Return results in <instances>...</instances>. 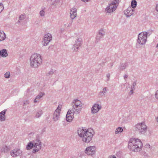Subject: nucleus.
Here are the masks:
<instances>
[{"instance_id": "f257e3e1", "label": "nucleus", "mask_w": 158, "mask_h": 158, "mask_svg": "<svg viewBox=\"0 0 158 158\" xmlns=\"http://www.w3.org/2000/svg\"><path fill=\"white\" fill-rule=\"evenodd\" d=\"M77 133L80 137L82 138L84 142L89 143L91 140L94 132L92 129L86 130L80 128L77 130Z\"/></svg>"}, {"instance_id": "f03ea898", "label": "nucleus", "mask_w": 158, "mask_h": 158, "mask_svg": "<svg viewBox=\"0 0 158 158\" xmlns=\"http://www.w3.org/2000/svg\"><path fill=\"white\" fill-rule=\"evenodd\" d=\"M143 146V143L138 139L131 138L129 142L128 148L131 151L138 152L140 151Z\"/></svg>"}, {"instance_id": "7ed1b4c3", "label": "nucleus", "mask_w": 158, "mask_h": 158, "mask_svg": "<svg viewBox=\"0 0 158 158\" xmlns=\"http://www.w3.org/2000/svg\"><path fill=\"white\" fill-rule=\"evenodd\" d=\"M30 66L33 68H36L42 63V58L41 56L37 53L33 54L30 60Z\"/></svg>"}, {"instance_id": "20e7f679", "label": "nucleus", "mask_w": 158, "mask_h": 158, "mask_svg": "<svg viewBox=\"0 0 158 158\" xmlns=\"http://www.w3.org/2000/svg\"><path fill=\"white\" fill-rule=\"evenodd\" d=\"M72 108L71 110L75 114H78L80 112L82 108L81 102L80 100L76 99L73 100L72 103Z\"/></svg>"}, {"instance_id": "39448f33", "label": "nucleus", "mask_w": 158, "mask_h": 158, "mask_svg": "<svg viewBox=\"0 0 158 158\" xmlns=\"http://www.w3.org/2000/svg\"><path fill=\"white\" fill-rule=\"evenodd\" d=\"M148 33L146 32H142L139 35L137 39L136 46H139V45H143L145 44L147 41Z\"/></svg>"}, {"instance_id": "423d86ee", "label": "nucleus", "mask_w": 158, "mask_h": 158, "mask_svg": "<svg viewBox=\"0 0 158 158\" xmlns=\"http://www.w3.org/2000/svg\"><path fill=\"white\" fill-rule=\"evenodd\" d=\"M136 131H138L141 134H145L147 131V126L144 122L139 123L134 127Z\"/></svg>"}, {"instance_id": "0eeeda50", "label": "nucleus", "mask_w": 158, "mask_h": 158, "mask_svg": "<svg viewBox=\"0 0 158 158\" xmlns=\"http://www.w3.org/2000/svg\"><path fill=\"white\" fill-rule=\"evenodd\" d=\"M119 0H114L106 8V12L111 13L114 11L117 7V5L119 3Z\"/></svg>"}, {"instance_id": "6e6552de", "label": "nucleus", "mask_w": 158, "mask_h": 158, "mask_svg": "<svg viewBox=\"0 0 158 158\" xmlns=\"http://www.w3.org/2000/svg\"><path fill=\"white\" fill-rule=\"evenodd\" d=\"M34 145L35 148L33 149L32 152L33 153H35L39 151L41 148L42 144L41 141L38 139H36L34 143Z\"/></svg>"}, {"instance_id": "1a4fd4ad", "label": "nucleus", "mask_w": 158, "mask_h": 158, "mask_svg": "<svg viewBox=\"0 0 158 158\" xmlns=\"http://www.w3.org/2000/svg\"><path fill=\"white\" fill-rule=\"evenodd\" d=\"M43 39V40L42 42L43 45L44 46H47L49 43L52 40V35L49 33L45 34Z\"/></svg>"}, {"instance_id": "9d476101", "label": "nucleus", "mask_w": 158, "mask_h": 158, "mask_svg": "<svg viewBox=\"0 0 158 158\" xmlns=\"http://www.w3.org/2000/svg\"><path fill=\"white\" fill-rule=\"evenodd\" d=\"M96 147L95 146H89L87 147L85 150V153L88 155L92 156L95 153Z\"/></svg>"}, {"instance_id": "9b49d317", "label": "nucleus", "mask_w": 158, "mask_h": 158, "mask_svg": "<svg viewBox=\"0 0 158 158\" xmlns=\"http://www.w3.org/2000/svg\"><path fill=\"white\" fill-rule=\"evenodd\" d=\"M22 152L19 148L15 149L10 152V155L13 157L21 156L22 155Z\"/></svg>"}, {"instance_id": "f8f14e48", "label": "nucleus", "mask_w": 158, "mask_h": 158, "mask_svg": "<svg viewBox=\"0 0 158 158\" xmlns=\"http://www.w3.org/2000/svg\"><path fill=\"white\" fill-rule=\"evenodd\" d=\"M82 40L81 38H78L76 40L75 44L73 46V48L75 51H78L79 47L82 44Z\"/></svg>"}, {"instance_id": "ddd939ff", "label": "nucleus", "mask_w": 158, "mask_h": 158, "mask_svg": "<svg viewBox=\"0 0 158 158\" xmlns=\"http://www.w3.org/2000/svg\"><path fill=\"white\" fill-rule=\"evenodd\" d=\"M75 114V113L72 110H69L66 115V121L69 122H71L73 118V116Z\"/></svg>"}, {"instance_id": "4468645a", "label": "nucleus", "mask_w": 158, "mask_h": 158, "mask_svg": "<svg viewBox=\"0 0 158 158\" xmlns=\"http://www.w3.org/2000/svg\"><path fill=\"white\" fill-rule=\"evenodd\" d=\"M102 106L98 104L95 103L92 106L91 111L92 114H94L98 112L101 108Z\"/></svg>"}, {"instance_id": "2eb2a0df", "label": "nucleus", "mask_w": 158, "mask_h": 158, "mask_svg": "<svg viewBox=\"0 0 158 158\" xmlns=\"http://www.w3.org/2000/svg\"><path fill=\"white\" fill-rule=\"evenodd\" d=\"M105 34V32L103 30H100L96 37L95 42L97 43L99 41L100 39L103 37Z\"/></svg>"}, {"instance_id": "dca6fc26", "label": "nucleus", "mask_w": 158, "mask_h": 158, "mask_svg": "<svg viewBox=\"0 0 158 158\" xmlns=\"http://www.w3.org/2000/svg\"><path fill=\"white\" fill-rule=\"evenodd\" d=\"M134 11V9L130 6L124 10V14L127 17H129L133 15Z\"/></svg>"}, {"instance_id": "f3484780", "label": "nucleus", "mask_w": 158, "mask_h": 158, "mask_svg": "<svg viewBox=\"0 0 158 158\" xmlns=\"http://www.w3.org/2000/svg\"><path fill=\"white\" fill-rule=\"evenodd\" d=\"M77 9L73 7L72 8L70 11V17L72 19H74L77 16Z\"/></svg>"}, {"instance_id": "a211bd4d", "label": "nucleus", "mask_w": 158, "mask_h": 158, "mask_svg": "<svg viewBox=\"0 0 158 158\" xmlns=\"http://www.w3.org/2000/svg\"><path fill=\"white\" fill-rule=\"evenodd\" d=\"M7 110L5 109L0 112V121H3L6 120L5 114H6Z\"/></svg>"}, {"instance_id": "6ab92c4d", "label": "nucleus", "mask_w": 158, "mask_h": 158, "mask_svg": "<svg viewBox=\"0 0 158 158\" xmlns=\"http://www.w3.org/2000/svg\"><path fill=\"white\" fill-rule=\"evenodd\" d=\"M8 56L7 52V50L6 49H3L0 50V58L1 56L3 57H7Z\"/></svg>"}, {"instance_id": "aec40b11", "label": "nucleus", "mask_w": 158, "mask_h": 158, "mask_svg": "<svg viewBox=\"0 0 158 158\" xmlns=\"http://www.w3.org/2000/svg\"><path fill=\"white\" fill-rule=\"evenodd\" d=\"M60 112L59 111H55L54 113L53 116V119L55 121H57L60 118Z\"/></svg>"}, {"instance_id": "412c9836", "label": "nucleus", "mask_w": 158, "mask_h": 158, "mask_svg": "<svg viewBox=\"0 0 158 158\" xmlns=\"http://www.w3.org/2000/svg\"><path fill=\"white\" fill-rule=\"evenodd\" d=\"M102 90L103 91L99 92L98 95L99 97L102 98L105 95V94L106 93L108 90V88L107 87H104L102 89Z\"/></svg>"}, {"instance_id": "4be33fe9", "label": "nucleus", "mask_w": 158, "mask_h": 158, "mask_svg": "<svg viewBox=\"0 0 158 158\" xmlns=\"http://www.w3.org/2000/svg\"><path fill=\"white\" fill-rule=\"evenodd\" d=\"M44 94H45L44 93L40 92L38 95L36 96L35 99L34 100V102L35 103L39 102V101L38 100L42 98Z\"/></svg>"}, {"instance_id": "5701e85b", "label": "nucleus", "mask_w": 158, "mask_h": 158, "mask_svg": "<svg viewBox=\"0 0 158 158\" xmlns=\"http://www.w3.org/2000/svg\"><path fill=\"white\" fill-rule=\"evenodd\" d=\"M127 66V63L125 62L124 63L121 64L118 67V69L120 71H122L126 69Z\"/></svg>"}, {"instance_id": "b1692460", "label": "nucleus", "mask_w": 158, "mask_h": 158, "mask_svg": "<svg viewBox=\"0 0 158 158\" xmlns=\"http://www.w3.org/2000/svg\"><path fill=\"white\" fill-rule=\"evenodd\" d=\"M10 149V147L9 146H7L4 145L2 146L1 149V152L4 153L8 152Z\"/></svg>"}, {"instance_id": "393cba45", "label": "nucleus", "mask_w": 158, "mask_h": 158, "mask_svg": "<svg viewBox=\"0 0 158 158\" xmlns=\"http://www.w3.org/2000/svg\"><path fill=\"white\" fill-rule=\"evenodd\" d=\"M6 38V35L4 32L2 30H0V42L3 41Z\"/></svg>"}, {"instance_id": "a878e982", "label": "nucleus", "mask_w": 158, "mask_h": 158, "mask_svg": "<svg viewBox=\"0 0 158 158\" xmlns=\"http://www.w3.org/2000/svg\"><path fill=\"white\" fill-rule=\"evenodd\" d=\"M60 3V0H52L51 4L53 6L56 7Z\"/></svg>"}, {"instance_id": "bb28decb", "label": "nucleus", "mask_w": 158, "mask_h": 158, "mask_svg": "<svg viewBox=\"0 0 158 158\" xmlns=\"http://www.w3.org/2000/svg\"><path fill=\"white\" fill-rule=\"evenodd\" d=\"M33 147H34V143H33L31 142H30L28 143L27 145L26 146V149L27 150H29L31 149Z\"/></svg>"}, {"instance_id": "cd10ccee", "label": "nucleus", "mask_w": 158, "mask_h": 158, "mask_svg": "<svg viewBox=\"0 0 158 158\" xmlns=\"http://www.w3.org/2000/svg\"><path fill=\"white\" fill-rule=\"evenodd\" d=\"M42 110L41 109H40L38 111L37 113H36L35 116V117L36 118H39L41 116V114H42Z\"/></svg>"}, {"instance_id": "c85d7f7f", "label": "nucleus", "mask_w": 158, "mask_h": 158, "mask_svg": "<svg viewBox=\"0 0 158 158\" xmlns=\"http://www.w3.org/2000/svg\"><path fill=\"white\" fill-rule=\"evenodd\" d=\"M123 131V129L121 127H118L116 128L115 131V134H117L119 133H121Z\"/></svg>"}, {"instance_id": "c756f323", "label": "nucleus", "mask_w": 158, "mask_h": 158, "mask_svg": "<svg viewBox=\"0 0 158 158\" xmlns=\"http://www.w3.org/2000/svg\"><path fill=\"white\" fill-rule=\"evenodd\" d=\"M25 18V16L24 15H21L19 17V19L18 20V22L19 23H21L23 20H24Z\"/></svg>"}, {"instance_id": "7c9ffc66", "label": "nucleus", "mask_w": 158, "mask_h": 158, "mask_svg": "<svg viewBox=\"0 0 158 158\" xmlns=\"http://www.w3.org/2000/svg\"><path fill=\"white\" fill-rule=\"evenodd\" d=\"M137 2L135 0H133L131 2V7L132 8H135L136 6Z\"/></svg>"}, {"instance_id": "2f4dec72", "label": "nucleus", "mask_w": 158, "mask_h": 158, "mask_svg": "<svg viewBox=\"0 0 158 158\" xmlns=\"http://www.w3.org/2000/svg\"><path fill=\"white\" fill-rule=\"evenodd\" d=\"M54 73L53 70L51 69L50 71L46 73V75L47 76H50L53 75Z\"/></svg>"}, {"instance_id": "473e14b6", "label": "nucleus", "mask_w": 158, "mask_h": 158, "mask_svg": "<svg viewBox=\"0 0 158 158\" xmlns=\"http://www.w3.org/2000/svg\"><path fill=\"white\" fill-rule=\"evenodd\" d=\"M10 74L9 72H6L4 74V77L6 78H9L10 77Z\"/></svg>"}, {"instance_id": "72a5a7b5", "label": "nucleus", "mask_w": 158, "mask_h": 158, "mask_svg": "<svg viewBox=\"0 0 158 158\" xmlns=\"http://www.w3.org/2000/svg\"><path fill=\"white\" fill-rule=\"evenodd\" d=\"M39 14L41 16H44L45 15V11L44 10H42L40 11Z\"/></svg>"}, {"instance_id": "f704fd0d", "label": "nucleus", "mask_w": 158, "mask_h": 158, "mask_svg": "<svg viewBox=\"0 0 158 158\" xmlns=\"http://www.w3.org/2000/svg\"><path fill=\"white\" fill-rule=\"evenodd\" d=\"M136 85V81H134L132 83V85L131 87V89H135V86Z\"/></svg>"}, {"instance_id": "c9c22d12", "label": "nucleus", "mask_w": 158, "mask_h": 158, "mask_svg": "<svg viewBox=\"0 0 158 158\" xmlns=\"http://www.w3.org/2000/svg\"><path fill=\"white\" fill-rule=\"evenodd\" d=\"M4 9V6L3 4L2 3H0V13Z\"/></svg>"}, {"instance_id": "e433bc0d", "label": "nucleus", "mask_w": 158, "mask_h": 158, "mask_svg": "<svg viewBox=\"0 0 158 158\" xmlns=\"http://www.w3.org/2000/svg\"><path fill=\"white\" fill-rule=\"evenodd\" d=\"M29 104V101L28 100H26L24 101L23 106H25L28 105Z\"/></svg>"}, {"instance_id": "4c0bfd02", "label": "nucleus", "mask_w": 158, "mask_h": 158, "mask_svg": "<svg viewBox=\"0 0 158 158\" xmlns=\"http://www.w3.org/2000/svg\"><path fill=\"white\" fill-rule=\"evenodd\" d=\"M61 106H62L61 105H59L57 108L56 110L55 111H57V112H58V111H60L61 110Z\"/></svg>"}, {"instance_id": "58836bf2", "label": "nucleus", "mask_w": 158, "mask_h": 158, "mask_svg": "<svg viewBox=\"0 0 158 158\" xmlns=\"http://www.w3.org/2000/svg\"><path fill=\"white\" fill-rule=\"evenodd\" d=\"M155 96L156 98L158 100V90L156 92L155 94Z\"/></svg>"}, {"instance_id": "ea45409f", "label": "nucleus", "mask_w": 158, "mask_h": 158, "mask_svg": "<svg viewBox=\"0 0 158 158\" xmlns=\"http://www.w3.org/2000/svg\"><path fill=\"white\" fill-rule=\"evenodd\" d=\"M110 73H108L106 75V77L108 78L107 81H108L109 80V78H110Z\"/></svg>"}, {"instance_id": "a19ab883", "label": "nucleus", "mask_w": 158, "mask_h": 158, "mask_svg": "<svg viewBox=\"0 0 158 158\" xmlns=\"http://www.w3.org/2000/svg\"><path fill=\"white\" fill-rule=\"evenodd\" d=\"M108 158H117L114 155H111L108 157Z\"/></svg>"}, {"instance_id": "79ce46f5", "label": "nucleus", "mask_w": 158, "mask_h": 158, "mask_svg": "<svg viewBox=\"0 0 158 158\" xmlns=\"http://www.w3.org/2000/svg\"><path fill=\"white\" fill-rule=\"evenodd\" d=\"M135 89H131V90H130V94H133V91Z\"/></svg>"}, {"instance_id": "37998d69", "label": "nucleus", "mask_w": 158, "mask_h": 158, "mask_svg": "<svg viewBox=\"0 0 158 158\" xmlns=\"http://www.w3.org/2000/svg\"><path fill=\"white\" fill-rule=\"evenodd\" d=\"M123 77H124V79H125V81H126V78H127V77H128V75H126V74H125L124 76H123Z\"/></svg>"}, {"instance_id": "c03bdc74", "label": "nucleus", "mask_w": 158, "mask_h": 158, "mask_svg": "<svg viewBox=\"0 0 158 158\" xmlns=\"http://www.w3.org/2000/svg\"><path fill=\"white\" fill-rule=\"evenodd\" d=\"M113 63H112L110 64H108V65H109V66L110 67H112V66H113Z\"/></svg>"}, {"instance_id": "a18cd8bd", "label": "nucleus", "mask_w": 158, "mask_h": 158, "mask_svg": "<svg viewBox=\"0 0 158 158\" xmlns=\"http://www.w3.org/2000/svg\"><path fill=\"white\" fill-rule=\"evenodd\" d=\"M156 11L158 12V4L156 5Z\"/></svg>"}, {"instance_id": "49530a36", "label": "nucleus", "mask_w": 158, "mask_h": 158, "mask_svg": "<svg viewBox=\"0 0 158 158\" xmlns=\"http://www.w3.org/2000/svg\"><path fill=\"white\" fill-rule=\"evenodd\" d=\"M156 121L158 123V117H157L156 118Z\"/></svg>"}, {"instance_id": "de8ad7c7", "label": "nucleus", "mask_w": 158, "mask_h": 158, "mask_svg": "<svg viewBox=\"0 0 158 158\" xmlns=\"http://www.w3.org/2000/svg\"><path fill=\"white\" fill-rule=\"evenodd\" d=\"M156 47L157 48H158V43L157 44Z\"/></svg>"}, {"instance_id": "09e8293b", "label": "nucleus", "mask_w": 158, "mask_h": 158, "mask_svg": "<svg viewBox=\"0 0 158 158\" xmlns=\"http://www.w3.org/2000/svg\"><path fill=\"white\" fill-rule=\"evenodd\" d=\"M29 91V89H27V92H28Z\"/></svg>"}, {"instance_id": "8fccbe9b", "label": "nucleus", "mask_w": 158, "mask_h": 158, "mask_svg": "<svg viewBox=\"0 0 158 158\" xmlns=\"http://www.w3.org/2000/svg\"><path fill=\"white\" fill-rule=\"evenodd\" d=\"M148 146H149V147H150V145H149V144H148Z\"/></svg>"}]
</instances>
